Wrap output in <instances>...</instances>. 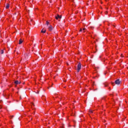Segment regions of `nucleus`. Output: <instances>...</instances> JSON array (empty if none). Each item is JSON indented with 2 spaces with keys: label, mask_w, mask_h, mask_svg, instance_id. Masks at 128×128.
Listing matches in <instances>:
<instances>
[{
  "label": "nucleus",
  "mask_w": 128,
  "mask_h": 128,
  "mask_svg": "<svg viewBox=\"0 0 128 128\" xmlns=\"http://www.w3.org/2000/svg\"><path fill=\"white\" fill-rule=\"evenodd\" d=\"M6 8L8 10V8H10V4H6Z\"/></svg>",
  "instance_id": "7"
},
{
  "label": "nucleus",
  "mask_w": 128,
  "mask_h": 128,
  "mask_svg": "<svg viewBox=\"0 0 128 128\" xmlns=\"http://www.w3.org/2000/svg\"><path fill=\"white\" fill-rule=\"evenodd\" d=\"M108 89L110 90V87L108 86Z\"/></svg>",
  "instance_id": "18"
},
{
  "label": "nucleus",
  "mask_w": 128,
  "mask_h": 128,
  "mask_svg": "<svg viewBox=\"0 0 128 128\" xmlns=\"http://www.w3.org/2000/svg\"><path fill=\"white\" fill-rule=\"evenodd\" d=\"M104 86L106 87V86H108V83L105 82L104 84Z\"/></svg>",
  "instance_id": "6"
},
{
  "label": "nucleus",
  "mask_w": 128,
  "mask_h": 128,
  "mask_svg": "<svg viewBox=\"0 0 128 128\" xmlns=\"http://www.w3.org/2000/svg\"><path fill=\"white\" fill-rule=\"evenodd\" d=\"M58 18H62V16L58 14L57 16H56V19L58 20Z\"/></svg>",
  "instance_id": "5"
},
{
  "label": "nucleus",
  "mask_w": 128,
  "mask_h": 128,
  "mask_svg": "<svg viewBox=\"0 0 128 128\" xmlns=\"http://www.w3.org/2000/svg\"><path fill=\"white\" fill-rule=\"evenodd\" d=\"M110 96H114V95L113 94H110Z\"/></svg>",
  "instance_id": "17"
},
{
  "label": "nucleus",
  "mask_w": 128,
  "mask_h": 128,
  "mask_svg": "<svg viewBox=\"0 0 128 128\" xmlns=\"http://www.w3.org/2000/svg\"><path fill=\"white\" fill-rule=\"evenodd\" d=\"M54 28H52V26H50L48 28V30L50 32H52V30Z\"/></svg>",
  "instance_id": "4"
},
{
  "label": "nucleus",
  "mask_w": 128,
  "mask_h": 128,
  "mask_svg": "<svg viewBox=\"0 0 128 128\" xmlns=\"http://www.w3.org/2000/svg\"><path fill=\"white\" fill-rule=\"evenodd\" d=\"M1 54H4V50H1Z\"/></svg>",
  "instance_id": "12"
},
{
  "label": "nucleus",
  "mask_w": 128,
  "mask_h": 128,
  "mask_svg": "<svg viewBox=\"0 0 128 128\" xmlns=\"http://www.w3.org/2000/svg\"><path fill=\"white\" fill-rule=\"evenodd\" d=\"M48 24H49V22L47 21V22H46V24H47V26H48Z\"/></svg>",
  "instance_id": "14"
},
{
  "label": "nucleus",
  "mask_w": 128,
  "mask_h": 128,
  "mask_svg": "<svg viewBox=\"0 0 128 128\" xmlns=\"http://www.w3.org/2000/svg\"><path fill=\"white\" fill-rule=\"evenodd\" d=\"M22 44V40L20 39L19 41V44Z\"/></svg>",
  "instance_id": "10"
},
{
  "label": "nucleus",
  "mask_w": 128,
  "mask_h": 128,
  "mask_svg": "<svg viewBox=\"0 0 128 128\" xmlns=\"http://www.w3.org/2000/svg\"><path fill=\"white\" fill-rule=\"evenodd\" d=\"M30 106H31V108L32 109V110L34 112L33 114H34V104L33 102H31Z\"/></svg>",
  "instance_id": "2"
},
{
  "label": "nucleus",
  "mask_w": 128,
  "mask_h": 128,
  "mask_svg": "<svg viewBox=\"0 0 128 128\" xmlns=\"http://www.w3.org/2000/svg\"><path fill=\"white\" fill-rule=\"evenodd\" d=\"M80 32H82V29L80 28Z\"/></svg>",
  "instance_id": "15"
},
{
  "label": "nucleus",
  "mask_w": 128,
  "mask_h": 128,
  "mask_svg": "<svg viewBox=\"0 0 128 128\" xmlns=\"http://www.w3.org/2000/svg\"><path fill=\"white\" fill-rule=\"evenodd\" d=\"M113 28H116V26L114 25H112Z\"/></svg>",
  "instance_id": "16"
},
{
  "label": "nucleus",
  "mask_w": 128,
  "mask_h": 128,
  "mask_svg": "<svg viewBox=\"0 0 128 128\" xmlns=\"http://www.w3.org/2000/svg\"><path fill=\"white\" fill-rule=\"evenodd\" d=\"M89 112H90V114H92V112H93L92 110H89Z\"/></svg>",
  "instance_id": "11"
},
{
  "label": "nucleus",
  "mask_w": 128,
  "mask_h": 128,
  "mask_svg": "<svg viewBox=\"0 0 128 128\" xmlns=\"http://www.w3.org/2000/svg\"><path fill=\"white\" fill-rule=\"evenodd\" d=\"M14 84H20V82H18V80H16L14 82Z\"/></svg>",
  "instance_id": "8"
},
{
  "label": "nucleus",
  "mask_w": 128,
  "mask_h": 128,
  "mask_svg": "<svg viewBox=\"0 0 128 128\" xmlns=\"http://www.w3.org/2000/svg\"><path fill=\"white\" fill-rule=\"evenodd\" d=\"M82 68V64L80 62L78 63L77 66V72H80V69Z\"/></svg>",
  "instance_id": "1"
},
{
  "label": "nucleus",
  "mask_w": 128,
  "mask_h": 128,
  "mask_svg": "<svg viewBox=\"0 0 128 128\" xmlns=\"http://www.w3.org/2000/svg\"><path fill=\"white\" fill-rule=\"evenodd\" d=\"M82 30H83V32H84V30H86V28H84Z\"/></svg>",
  "instance_id": "13"
},
{
  "label": "nucleus",
  "mask_w": 128,
  "mask_h": 128,
  "mask_svg": "<svg viewBox=\"0 0 128 128\" xmlns=\"http://www.w3.org/2000/svg\"><path fill=\"white\" fill-rule=\"evenodd\" d=\"M114 82L116 84H120V79H118L115 80Z\"/></svg>",
  "instance_id": "3"
},
{
  "label": "nucleus",
  "mask_w": 128,
  "mask_h": 128,
  "mask_svg": "<svg viewBox=\"0 0 128 128\" xmlns=\"http://www.w3.org/2000/svg\"><path fill=\"white\" fill-rule=\"evenodd\" d=\"M2 108V106H0V110H1Z\"/></svg>",
  "instance_id": "19"
},
{
  "label": "nucleus",
  "mask_w": 128,
  "mask_h": 128,
  "mask_svg": "<svg viewBox=\"0 0 128 128\" xmlns=\"http://www.w3.org/2000/svg\"><path fill=\"white\" fill-rule=\"evenodd\" d=\"M41 32H42V34H46V30L42 29V30H41Z\"/></svg>",
  "instance_id": "9"
}]
</instances>
